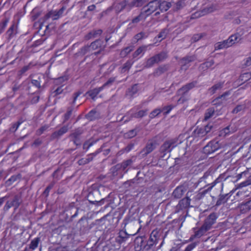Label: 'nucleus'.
Listing matches in <instances>:
<instances>
[{
	"mask_svg": "<svg viewBox=\"0 0 251 251\" xmlns=\"http://www.w3.org/2000/svg\"><path fill=\"white\" fill-rule=\"evenodd\" d=\"M179 96L180 97L177 100V104H182L189 100V96L188 94L182 92L180 93V94H176V96Z\"/></svg>",
	"mask_w": 251,
	"mask_h": 251,
	"instance_id": "nucleus-26",
	"label": "nucleus"
},
{
	"mask_svg": "<svg viewBox=\"0 0 251 251\" xmlns=\"http://www.w3.org/2000/svg\"><path fill=\"white\" fill-rule=\"evenodd\" d=\"M18 25L13 22L6 32L8 39H10L17 33Z\"/></svg>",
	"mask_w": 251,
	"mask_h": 251,
	"instance_id": "nucleus-17",
	"label": "nucleus"
},
{
	"mask_svg": "<svg viewBox=\"0 0 251 251\" xmlns=\"http://www.w3.org/2000/svg\"><path fill=\"white\" fill-rule=\"evenodd\" d=\"M138 84H135L128 89L127 93L130 96L133 97L138 92Z\"/></svg>",
	"mask_w": 251,
	"mask_h": 251,
	"instance_id": "nucleus-37",
	"label": "nucleus"
},
{
	"mask_svg": "<svg viewBox=\"0 0 251 251\" xmlns=\"http://www.w3.org/2000/svg\"><path fill=\"white\" fill-rule=\"evenodd\" d=\"M155 144L152 141H149L145 147L143 148L140 152L143 156H146L148 154L151 152L155 149Z\"/></svg>",
	"mask_w": 251,
	"mask_h": 251,
	"instance_id": "nucleus-12",
	"label": "nucleus"
},
{
	"mask_svg": "<svg viewBox=\"0 0 251 251\" xmlns=\"http://www.w3.org/2000/svg\"><path fill=\"white\" fill-rule=\"evenodd\" d=\"M210 128L207 126L204 127H197L193 134L195 138H201L204 136L210 131Z\"/></svg>",
	"mask_w": 251,
	"mask_h": 251,
	"instance_id": "nucleus-6",
	"label": "nucleus"
},
{
	"mask_svg": "<svg viewBox=\"0 0 251 251\" xmlns=\"http://www.w3.org/2000/svg\"><path fill=\"white\" fill-rule=\"evenodd\" d=\"M198 82L197 80L192 81L190 83H188L185 85L182 86L180 89L177 91V94H180V93H184L188 94V92L192 90L193 88L196 87Z\"/></svg>",
	"mask_w": 251,
	"mask_h": 251,
	"instance_id": "nucleus-9",
	"label": "nucleus"
},
{
	"mask_svg": "<svg viewBox=\"0 0 251 251\" xmlns=\"http://www.w3.org/2000/svg\"><path fill=\"white\" fill-rule=\"evenodd\" d=\"M176 106V105L170 104L163 107L161 109L162 112H163V115L165 116L168 115Z\"/></svg>",
	"mask_w": 251,
	"mask_h": 251,
	"instance_id": "nucleus-42",
	"label": "nucleus"
},
{
	"mask_svg": "<svg viewBox=\"0 0 251 251\" xmlns=\"http://www.w3.org/2000/svg\"><path fill=\"white\" fill-rule=\"evenodd\" d=\"M10 202L12 204H13V206L15 207V209L18 208L20 205V199L17 196H15Z\"/></svg>",
	"mask_w": 251,
	"mask_h": 251,
	"instance_id": "nucleus-51",
	"label": "nucleus"
},
{
	"mask_svg": "<svg viewBox=\"0 0 251 251\" xmlns=\"http://www.w3.org/2000/svg\"><path fill=\"white\" fill-rule=\"evenodd\" d=\"M99 152L100 151H97L94 153L89 154L87 156V157L79 159L78 161L79 165H83L89 163L90 162L93 160L94 157L96 156Z\"/></svg>",
	"mask_w": 251,
	"mask_h": 251,
	"instance_id": "nucleus-14",
	"label": "nucleus"
},
{
	"mask_svg": "<svg viewBox=\"0 0 251 251\" xmlns=\"http://www.w3.org/2000/svg\"><path fill=\"white\" fill-rule=\"evenodd\" d=\"M162 112V110L160 108H156L151 112L150 114V117L151 119L155 118Z\"/></svg>",
	"mask_w": 251,
	"mask_h": 251,
	"instance_id": "nucleus-54",
	"label": "nucleus"
},
{
	"mask_svg": "<svg viewBox=\"0 0 251 251\" xmlns=\"http://www.w3.org/2000/svg\"><path fill=\"white\" fill-rule=\"evenodd\" d=\"M134 49V47L132 46L126 47L122 49L120 52V56L122 57H126L128 54H129Z\"/></svg>",
	"mask_w": 251,
	"mask_h": 251,
	"instance_id": "nucleus-32",
	"label": "nucleus"
},
{
	"mask_svg": "<svg viewBox=\"0 0 251 251\" xmlns=\"http://www.w3.org/2000/svg\"><path fill=\"white\" fill-rule=\"evenodd\" d=\"M230 94V91H228L218 96L213 100V104L217 106L221 105L223 103L222 99L225 100V97L229 95Z\"/></svg>",
	"mask_w": 251,
	"mask_h": 251,
	"instance_id": "nucleus-21",
	"label": "nucleus"
},
{
	"mask_svg": "<svg viewBox=\"0 0 251 251\" xmlns=\"http://www.w3.org/2000/svg\"><path fill=\"white\" fill-rule=\"evenodd\" d=\"M217 218L218 216L216 213L213 212L204 220L202 225L209 230L212 228V226L216 223Z\"/></svg>",
	"mask_w": 251,
	"mask_h": 251,
	"instance_id": "nucleus-5",
	"label": "nucleus"
},
{
	"mask_svg": "<svg viewBox=\"0 0 251 251\" xmlns=\"http://www.w3.org/2000/svg\"><path fill=\"white\" fill-rule=\"evenodd\" d=\"M158 5L157 0H152L149 2L147 5L144 6L141 11L146 17L148 18L153 12L158 10Z\"/></svg>",
	"mask_w": 251,
	"mask_h": 251,
	"instance_id": "nucleus-1",
	"label": "nucleus"
},
{
	"mask_svg": "<svg viewBox=\"0 0 251 251\" xmlns=\"http://www.w3.org/2000/svg\"><path fill=\"white\" fill-rule=\"evenodd\" d=\"M250 185H251V179H248L240 183L239 184L236 185L235 188L233 190V191H236L237 189L247 187Z\"/></svg>",
	"mask_w": 251,
	"mask_h": 251,
	"instance_id": "nucleus-34",
	"label": "nucleus"
},
{
	"mask_svg": "<svg viewBox=\"0 0 251 251\" xmlns=\"http://www.w3.org/2000/svg\"><path fill=\"white\" fill-rule=\"evenodd\" d=\"M194 234L191 235L189 238L190 241H193L195 239H199L201 237L206 235L208 231L207 228H205L203 225L201 227H194L192 228Z\"/></svg>",
	"mask_w": 251,
	"mask_h": 251,
	"instance_id": "nucleus-4",
	"label": "nucleus"
},
{
	"mask_svg": "<svg viewBox=\"0 0 251 251\" xmlns=\"http://www.w3.org/2000/svg\"><path fill=\"white\" fill-rule=\"evenodd\" d=\"M94 142H89V141H87L84 142L83 145V148L84 150H86V151H88L89 149L92 146L94 145Z\"/></svg>",
	"mask_w": 251,
	"mask_h": 251,
	"instance_id": "nucleus-59",
	"label": "nucleus"
},
{
	"mask_svg": "<svg viewBox=\"0 0 251 251\" xmlns=\"http://www.w3.org/2000/svg\"><path fill=\"white\" fill-rule=\"evenodd\" d=\"M103 87H100L90 90L87 92V94L93 100H95L97 95L103 90Z\"/></svg>",
	"mask_w": 251,
	"mask_h": 251,
	"instance_id": "nucleus-20",
	"label": "nucleus"
},
{
	"mask_svg": "<svg viewBox=\"0 0 251 251\" xmlns=\"http://www.w3.org/2000/svg\"><path fill=\"white\" fill-rule=\"evenodd\" d=\"M137 135V131L136 129H131L125 134L126 137L128 138H132Z\"/></svg>",
	"mask_w": 251,
	"mask_h": 251,
	"instance_id": "nucleus-53",
	"label": "nucleus"
},
{
	"mask_svg": "<svg viewBox=\"0 0 251 251\" xmlns=\"http://www.w3.org/2000/svg\"><path fill=\"white\" fill-rule=\"evenodd\" d=\"M203 36V33L195 34L193 37V40H194V41L197 42L199 41L200 39H201Z\"/></svg>",
	"mask_w": 251,
	"mask_h": 251,
	"instance_id": "nucleus-60",
	"label": "nucleus"
},
{
	"mask_svg": "<svg viewBox=\"0 0 251 251\" xmlns=\"http://www.w3.org/2000/svg\"><path fill=\"white\" fill-rule=\"evenodd\" d=\"M128 238L127 234L125 231H121L119 233V236L116 238V241L119 244H122L125 242Z\"/></svg>",
	"mask_w": 251,
	"mask_h": 251,
	"instance_id": "nucleus-25",
	"label": "nucleus"
},
{
	"mask_svg": "<svg viewBox=\"0 0 251 251\" xmlns=\"http://www.w3.org/2000/svg\"><path fill=\"white\" fill-rule=\"evenodd\" d=\"M251 78V73L247 72L241 74L239 78V82L245 83Z\"/></svg>",
	"mask_w": 251,
	"mask_h": 251,
	"instance_id": "nucleus-31",
	"label": "nucleus"
},
{
	"mask_svg": "<svg viewBox=\"0 0 251 251\" xmlns=\"http://www.w3.org/2000/svg\"><path fill=\"white\" fill-rule=\"evenodd\" d=\"M9 21V18H5L0 22V34L2 33Z\"/></svg>",
	"mask_w": 251,
	"mask_h": 251,
	"instance_id": "nucleus-39",
	"label": "nucleus"
},
{
	"mask_svg": "<svg viewBox=\"0 0 251 251\" xmlns=\"http://www.w3.org/2000/svg\"><path fill=\"white\" fill-rule=\"evenodd\" d=\"M168 70V66L164 65L158 67L154 71V75L155 76H159L165 73Z\"/></svg>",
	"mask_w": 251,
	"mask_h": 251,
	"instance_id": "nucleus-29",
	"label": "nucleus"
},
{
	"mask_svg": "<svg viewBox=\"0 0 251 251\" xmlns=\"http://www.w3.org/2000/svg\"><path fill=\"white\" fill-rule=\"evenodd\" d=\"M217 183V180H215L210 184V186H209L207 189L200 191L197 195L198 198L201 199L203 197L208 191H210L213 187L216 185Z\"/></svg>",
	"mask_w": 251,
	"mask_h": 251,
	"instance_id": "nucleus-27",
	"label": "nucleus"
},
{
	"mask_svg": "<svg viewBox=\"0 0 251 251\" xmlns=\"http://www.w3.org/2000/svg\"><path fill=\"white\" fill-rule=\"evenodd\" d=\"M190 202L191 199L186 197L179 201L178 204L176 205V209L178 211L188 209L190 207Z\"/></svg>",
	"mask_w": 251,
	"mask_h": 251,
	"instance_id": "nucleus-10",
	"label": "nucleus"
},
{
	"mask_svg": "<svg viewBox=\"0 0 251 251\" xmlns=\"http://www.w3.org/2000/svg\"><path fill=\"white\" fill-rule=\"evenodd\" d=\"M132 160L131 159H127L123 161L120 164L121 168L123 170H125L128 166H130L132 163Z\"/></svg>",
	"mask_w": 251,
	"mask_h": 251,
	"instance_id": "nucleus-47",
	"label": "nucleus"
},
{
	"mask_svg": "<svg viewBox=\"0 0 251 251\" xmlns=\"http://www.w3.org/2000/svg\"><path fill=\"white\" fill-rule=\"evenodd\" d=\"M13 204H12L11 203V202L10 201H7L4 207H3V210L5 211H8L11 207H13Z\"/></svg>",
	"mask_w": 251,
	"mask_h": 251,
	"instance_id": "nucleus-61",
	"label": "nucleus"
},
{
	"mask_svg": "<svg viewBox=\"0 0 251 251\" xmlns=\"http://www.w3.org/2000/svg\"><path fill=\"white\" fill-rule=\"evenodd\" d=\"M161 233L160 230L157 228L153 230L151 232L150 238L147 241V246L148 249H151L154 245H156L160 239Z\"/></svg>",
	"mask_w": 251,
	"mask_h": 251,
	"instance_id": "nucleus-3",
	"label": "nucleus"
},
{
	"mask_svg": "<svg viewBox=\"0 0 251 251\" xmlns=\"http://www.w3.org/2000/svg\"><path fill=\"white\" fill-rule=\"evenodd\" d=\"M240 36L238 33L233 34L229 37L227 40H225L222 42L224 44V45L225 46V48H227L233 45L236 42H238V39H240Z\"/></svg>",
	"mask_w": 251,
	"mask_h": 251,
	"instance_id": "nucleus-11",
	"label": "nucleus"
},
{
	"mask_svg": "<svg viewBox=\"0 0 251 251\" xmlns=\"http://www.w3.org/2000/svg\"><path fill=\"white\" fill-rule=\"evenodd\" d=\"M91 51H92V50L90 48V47L89 46V45H87V46H85L82 47L80 49V50L79 51V53L81 55H84L86 54V53L90 52Z\"/></svg>",
	"mask_w": 251,
	"mask_h": 251,
	"instance_id": "nucleus-46",
	"label": "nucleus"
},
{
	"mask_svg": "<svg viewBox=\"0 0 251 251\" xmlns=\"http://www.w3.org/2000/svg\"><path fill=\"white\" fill-rule=\"evenodd\" d=\"M157 63L164 61L168 57V54L166 52L162 51L154 55Z\"/></svg>",
	"mask_w": 251,
	"mask_h": 251,
	"instance_id": "nucleus-33",
	"label": "nucleus"
},
{
	"mask_svg": "<svg viewBox=\"0 0 251 251\" xmlns=\"http://www.w3.org/2000/svg\"><path fill=\"white\" fill-rule=\"evenodd\" d=\"M227 196V195L221 196L217 201V204L220 205L223 203L226 202L227 201V198H226Z\"/></svg>",
	"mask_w": 251,
	"mask_h": 251,
	"instance_id": "nucleus-56",
	"label": "nucleus"
},
{
	"mask_svg": "<svg viewBox=\"0 0 251 251\" xmlns=\"http://www.w3.org/2000/svg\"><path fill=\"white\" fill-rule=\"evenodd\" d=\"M173 144L174 142L170 140L165 141L160 148V151L164 155L172 151L171 147Z\"/></svg>",
	"mask_w": 251,
	"mask_h": 251,
	"instance_id": "nucleus-15",
	"label": "nucleus"
},
{
	"mask_svg": "<svg viewBox=\"0 0 251 251\" xmlns=\"http://www.w3.org/2000/svg\"><path fill=\"white\" fill-rule=\"evenodd\" d=\"M195 59V57L192 56H186L182 58L180 60V63L181 64V69H186L185 68V66H187L190 62L193 61Z\"/></svg>",
	"mask_w": 251,
	"mask_h": 251,
	"instance_id": "nucleus-22",
	"label": "nucleus"
},
{
	"mask_svg": "<svg viewBox=\"0 0 251 251\" xmlns=\"http://www.w3.org/2000/svg\"><path fill=\"white\" fill-rule=\"evenodd\" d=\"M73 112L72 107L68 108L66 113L64 115L63 123L67 122L70 118Z\"/></svg>",
	"mask_w": 251,
	"mask_h": 251,
	"instance_id": "nucleus-49",
	"label": "nucleus"
},
{
	"mask_svg": "<svg viewBox=\"0 0 251 251\" xmlns=\"http://www.w3.org/2000/svg\"><path fill=\"white\" fill-rule=\"evenodd\" d=\"M155 63H157L154 56H153L147 60L145 67L147 68H151Z\"/></svg>",
	"mask_w": 251,
	"mask_h": 251,
	"instance_id": "nucleus-40",
	"label": "nucleus"
},
{
	"mask_svg": "<svg viewBox=\"0 0 251 251\" xmlns=\"http://www.w3.org/2000/svg\"><path fill=\"white\" fill-rule=\"evenodd\" d=\"M223 85H224L223 82L217 83L215 84V85H214L213 86H212L211 88H210L208 89V91L211 95H213L214 94H215L216 93V92L217 90H220L221 88H222V87H223Z\"/></svg>",
	"mask_w": 251,
	"mask_h": 251,
	"instance_id": "nucleus-28",
	"label": "nucleus"
},
{
	"mask_svg": "<svg viewBox=\"0 0 251 251\" xmlns=\"http://www.w3.org/2000/svg\"><path fill=\"white\" fill-rule=\"evenodd\" d=\"M49 127V126L48 125H44L43 126H42L40 128H39L37 131H36V134L38 135H41L43 133V132L46 130Z\"/></svg>",
	"mask_w": 251,
	"mask_h": 251,
	"instance_id": "nucleus-58",
	"label": "nucleus"
},
{
	"mask_svg": "<svg viewBox=\"0 0 251 251\" xmlns=\"http://www.w3.org/2000/svg\"><path fill=\"white\" fill-rule=\"evenodd\" d=\"M40 242V237H36L31 240L29 247V251L31 249L32 250H35L38 246V245Z\"/></svg>",
	"mask_w": 251,
	"mask_h": 251,
	"instance_id": "nucleus-30",
	"label": "nucleus"
},
{
	"mask_svg": "<svg viewBox=\"0 0 251 251\" xmlns=\"http://www.w3.org/2000/svg\"><path fill=\"white\" fill-rule=\"evenodd\" d=\"M148 109L141 110L139 111L132 113L131 117L135 118H141L147 115Z\"/></svg>",
	"mask_w": 251,
	"mask_h": 251,
	"instance_id": "nucleus-36",
	"label": "nucleus"
},
{
	"mask_svg": "<svg viewBox=\"0 0 251 251\" xmlns=\"http://www.w3.org/2000/svg\"><path fill=\"white\" fill-rule=\"evenodd\" d=\"M157 3L159 5L158 9H159V11L155 12L154 14L155 16L159 15L160 12L167 11L171 6V2L165 0H157Z\"/></svg>",
	"mask_w": 251,
	"mask_h": 251,
	"instance_id": "nucleus-7",
	"label": "nucleus"
},
{
	"mask_svg": "<svg viewBox=\"0 0 251 251\" xmlns=\"http://www.w3.org/2000/svg\"><path fill=\"white\" fill-rule=\"evenodd\" d=\"M168 31L167 29H163L157 35L158 39H160V41L165 39L168 34Z\"/></svg>",
	"mask_w": 251,
	"mask_h": 251,
	"instance_id": "nucleus-55",
	"label": "nucleus"
},
{
	"mask_svg": "<svg viewBox=\"0 0 251 251\" xmlns=\"http://www.w3.org/2000/svg\"><path fill=\"white\" fill-rule=\"evenodd\" d=\"M215 113V109L213 107H210L208 108L205 113L204 120L205 121L208 120L209 119L211 118Z\"/></svg>",
	"mask_w": 251,
	"mask_h": 251,
	"instance_id": "nucleus-35",
	"label": "nucleus"
},
{
	"mask_svg": "<svg viewBox=\"0 0 251 251\" xmlns=\"http://www.w3.org/2000/svg\"><path fill=\"white\" fill-rule=\"evenodd\" d=\"M135 61L132 60H128L124 64L123 66L120 68L121 72L122 73H125L126 71H128L131 68Z\"/></svg>",
	"mask_w": 251,
	"mask_h": 251,
	"instance_id": "nucleus-24",
	"label": "nucleus"
},
{
	"mask_svg": "<svg viewBox=\"0 0 251 251\" xmlns=\"http://www.w3.org/2000/svg\"><path fill=\"white\" fill-rule=\"evenodd\" d=\"M186 0H178L175 4V8L176 10L182 9L185 5Z\"/></svg>",
	"mask_w": 251,
	"mask_h": 251,
	"instance_id": "nucleus-48",
	"label": "nucleus"
},
{
	"mask_svg": "<svg viewBox=\"0 0 251 251\" xmlns=\"http://www.w3.org/2000/svg\"><path fill=\"white\" fill-rule=\"evenodd\" d=\"M225 48V46L222 42L217 43L215 46L216 50H221Z\"/></svg>",
	"mask_w": 251,
	"mask_h": 251,
	"instance_id": "nucleus-63",
	"label": "nucleus"
},
{
	"mask_svg": "<svg viewBox=\"0 0 251 251\" xmlns=\"http://www.w3.org/2000/svg\"><path fill=\"white\" fill-rule=\"evenodd\" d=\"M235 131V130L234 129H231L230 126H228L220 131L219 136L221 137H225L233 133Z\"/></svg>",
	"mask_w": 251,
	"mask_h": 251,
	"instance_id": "nucleus-23",
	"label": "nucleus"
},
{
	"mask_svg": "<svg viewBox=\"0 0 251 251\" xmlns=\"http://www.w3.org/2000/svg\"><path fill=\"white\" fill-rule=\"evenodd\" d=\"M147 37V36L146 35L145 32L143 31H141L136 34H135L134 36V38L136 41H138L143 38H146Z\"/></svg>",
	"mask_w": 251,
	"mask_h": 251,
	"instance_id": "nucleus-50",
	"label": "nucleus"
},
{
	"mask_svg": "<svg viewBox=\"0 0 251 251\" xmlns=\"http://www.w3.org/2000/svg\"><path fill=\"white\" fill-rule=\"evenodd\" d=\"M147 46L143 45L139 47L132 54V57L133 59H138L141 57L143 56L145 52L147 50Z\"/></svg>",
	"mask_w": 251,
	"mask_h": 251,
	"instance_id": "nucleus-13",
	"label": "nucleus"
},
{
	"mask_svg": "<svg viewBox=\"0 0 251 251\" xmlns=\"http://www.w3.org/2000/svg\"><path fill=\"white\" fill-rule=\"evenodd\" d=\"M240 211L242 214H245L250 211L251 207L249 202H247L242 204L240 207Z\"/></svg>",
	"mask_w": 251,
	"mask_h": 251,
	"instance_id": "nucleus-41",
	"label": "nucleus"
},
{
	"mask_svg": "<svg viewBox=\"0 0 251 251\" xmlns=\"http://www.w3.org/2000/svg\"><path fill=\"white\" fill-rule=\"evenodd\" d=\"M143 4V0H133L130 5L132 7H139L141 6Z\"/></svg>",
	"mask_w": 251,
	"mask_h": 251,
	"instance_id": "nucleus-57",
	"label": "nucleus"
},
{
	"mask_svg": "<svg viewBox=\"0 0 251 251\" xmlns=\"http://www.w3.org/2000/svg\"><path fill=\"white\" fill-rule=\"evenodd\" d=\"M68 130V126H64L60 128L58 130L53 132L51 135V138L53 139L58 138L66 133Z\"/></svg>",
	"mask_w": 251,
	"mask_h": 251,
	"instance_id": "nucleus-16",
	"label": "nucleus"
},
{
	"mask_svg": "<svg viewBox=\"0 0 251 251\" xmlns=\"http://www.w3.org/2000/svg\"><path fill=\"white\" fill-rule=\"evenodd\" d=\"M101 46L100 41L99 40H97L94 42L91 43V44L89 45L90 48L92 50L98 49L100 48Z\"/></svg>",
	"mask_w": 251,
	"mask_h": 251,
	"instance_id": "nucleus-45",
	"label": "nucleus"
},
{
	"mask_svg": "<svg viewBox=\"0 0 251 251\" xmlns=\"http://www.w3.org/2000/svg\"><path fill=\"white\" fill-rule=\"evenodd\" d=\"M147 18L141 11L140 13L136 17L133 18L131 22L128 24V26L133 27V24H137L141 21H145Z\"/></svg>",
	"mask_w": 251,
	"mask_h": 251,
	"instance_id": "nucleus-18",
	"label": "nucleus"
},
{
	"mask_svg": "<svg viewBox=\"0 0 251 251\" xmlns=\"http://www.w3.org/2000/svg\"><path fill=\"white\" fill-rule=\"evenodd\" d=\"M214 64V61L213 60H211L209 61H206L202 64H201L200 66V68L205 71L208 68L211 67Z\"/></svg>",
	"mask_w": 251,
	"mask_h": 251,
	"instance_id": "nucleus-38",
	"label": "nucleus"
},
{
	"mask_svg": "<svg viewBox=\"0 0 251 251\" xmlns=\"http://www.w3.org/2000/svg\"><path fill=\"white\" fill-rule=\"evenodd\" d=\"M80 135L81 133L77 131L74 132L70 135V137H71L74 144L77 146L80 145L81 143Z\"/></svg>",
	"mask_w": 251,
	"mask_h": 251,
	"instance_id": "nucleus-19",
	"label": "nucleus"
},
{
	"mask_svg": "<svg viewBox=\"0 0 251 251\" xmlns=\"http://www.w3.org/2000/svg\"><path fill=\"white\" fill-rule=\"evenodd\" d=\"M221 148V145L219 142L213 140L210 141L203 149V152L206 154L209 155L211 154L219 149Z\"/></svg>",
	"mask_w": 251,
	"mask_h": 251,
	"instance_id": "nucleus-2",
	"label": "nucleus"
},
{
	"mask_svg": "<svg viewBox=\"0 0 251 251\" xmlns=\"http://www.w3.org/2000/svg\"><path fill=\"white\" fill-rule=\"evenodd\" d=\"M18 178V176L13 175L5 182V185L6 186H10L14 182L17 180Z\"/></svg>",
	"mask_w": 251,
	"mask_h": 251,
	"instance_id": "nucleus-44",
	"label": "nucleus"
},
{
	"mask_svg": "<svg viewBox=\"0 0 251 251\" xmlns=\"http://www.w3.org/2000/svg\"><path fill=\"white\" fill-rule=\"evenodd\" d=\"M64 7H62L58 11H50L47 13L45 16V19L48 20L51 18L52 20H55L58 19L63 13Z\"/></svg>",
	"mask_w": 251,
	"mask_h": 251,
	"instance_id": "nucleus-8",
	"label": "nucleus"
},
{
	"mask_svg": "<svg viewBox=\"0 0 251 251\" xmlns=\"http://www.w3.org/2000/svg\"><path fill=\"white\" fill-rule=\"evenodd\" d=\"M182 191L180 188L177 187L173 192V195L175 198H180L182 195Z\"/></svg>",
	"mask_w": 251,
	"mask_h": 251,
	"instance_id": "nucleus-52",
	"label": "nucleus"
},
{
	"mask_svg": "<svg viewBox=\"0 0 251 251\" xmlns=\"http://www.w3.org/2000/svg\"><path fill=\"white\" fill-rule=\"evenodd\" d=\"M97 114V111L95 109L91 110L86 115V118L87 119L90 121L95 120L96 119V115Z\"/></svg>",
	"mask_w": 251,
	"mask_h": 251,
	"instance_id": "nucleus-43",
	"label": "nucleus"
},
{
	"mask_svg": "<svg viewBox=\"0 0 251 251\" xmlns=\"http://www.w3.org/2000/svg\"><path fill=\"white\" fill-rule=\"evenodd\" d=\"M134 147L133 144H129L126 147H125L123 150L124 152H129Z\"/></svg>",
	"mask_w": 251,
	"mask_h": 251,
	"instance_id": "nucleus-62",
	"label": "nucleus"
},
{
	"mask_svg": "<svg viewBox=\"0 0 251 251\" xmlns=\"http://www.w3.org/2000/svg\"><path fill=\"white\" fill-rule=\"evenodd\" d=\"M115 81V78L111 77L105 83H104L101 87L104 89L106 86L111 84Z\"/></svg>",
	"mask_w": 251,
	"mask_h": 251,
	"instance_id": "nucleus-64",
	"label": "nucleus"
}]
</instances>
